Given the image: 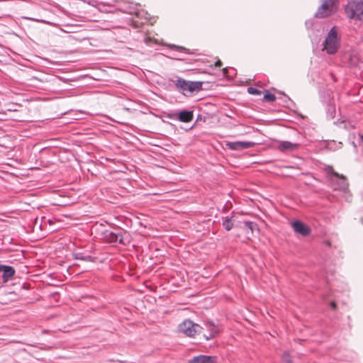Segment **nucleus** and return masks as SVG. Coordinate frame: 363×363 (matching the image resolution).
<instances>
[{"label":"nucleus","mask_w":363,"mask_h":363,"mask_svg":"<svg viewBox=\"0 0 363 363\" xmlns=\"http://www.w3.org/2000/svg\"><path fill=\"white\" fill-rule=\"evenodd\" d=\"M249 229H250L252 232H253V229H254V228H249Z\"/></svg>","instance_id":"cd10ccee"},{"label":"nucleus","mask_w":363,"mask_h":363,"mask_svg":"<svg viewBox=\"0 0 363 363\" xmlns=\"http://www.w3.org/2000/svg\"><path fill=\"white\" fill-rule=\"evenodd\" d=\"M73 257L75 259H80L85 262H94V258L89 255H86L82 252H76L73 253Z\"/></svg>","instance_id":"4468645a"},{"label":"nucleus","mask_w":363,"mask_h":363,"mask_svg":"<svg viewBox=\"0 0 363 363\" xmlns=\"http://www.w3.org/2000/svg\"><path fill=\"white\" fill-rule=\"evenodd\" d=\"M248 93L253 95H260L262 94V91L254 87H249L247 89Z\"/></svg>","instance_id":"6ab92c4d"},{"label":"nucleus","mask_w":363,"mask_h":363,"mask_svg":"<svg viewBox=\"0 0 363 363\" xmlns=\"http://www.w3.org/2000/svg\"><path fill=\"white\" fill-rule=\"evenodd\" d=\"M223 74H226V72H227V68H224V69H223Z\"/></svg>","instance_id":"393cba45"},{"label":"nucleus","mask_w":363,"mask_h":363,"mask_svg":"<svg viewBox=\"0 0 363 363\" xmlns=\"http://www.w3.org/2000/svg\"><path fill=\"white\" fill-rule=\"evenodd\" d=\"M118 362H121V363H125V362L122 361V360H118Z\"/></svg>","instance_id":"bb28decb"},{"label":"nucleus","mask_w":363,"mask_h":363,"mask_svg":"<svg viewBox=\"0 0 363 363\" xmlns=\"http://www.w3.org/2000/svg\"><path fill=\"white\" fill-rule=\"evenodd\" d=\"M276 96L274 94L270 93L269 91H267L264 94V100L267 102H274L276 100Z\"/></svg>","instance_id":"dca6fc26"},{"label":"nucleus","mask_w":363,"mask_h":363,"mask_svg":"<svg viewBox=\"0 0 363 363\" xmlns=\"http://www.w3.org/2000/svg\"><path fill=\"white\" fill-rule=\"evenodd\" d=\"M257 231H259V228H255Z\"/></svg>","instance_id":"c85d7f7f"},{"label":"nucleus","mask_w":363,"mask_h":363,"mask_svg":"<svg viewBox=\"0 0 363 363\" xmlns=\"http://www.w3.org/2000/svg\"><path fill=\"white\" fill-rule=\"evenodd\" d=\"M330 306L333 309H335L336 308V303L334 302V301H332L330 303Z\"/></svg>","instance_id":"5701e85b"},{"label":"nucleus","mask_w":363,"mask_h":363,"mask_svg":"<svg viewBox=\"0 0 363 363\" xmlns=\"http://www.w3.org/2000/svg\"><path fill=\"white\" fill-rule=\"evenodd\" d=\"M341 44V35L339 28L333 26L328 33L323 43V50L325 51L328 55L335 54Z\"/></svg>","instance_id":"f257e3e1"},{"label":"nucleus","mask_w":363,"mask_h":363,"mask_svg":"<svg viewBox=\"0 0 363 363\" xmlns=\"http://www.w3.org/2000/svg\"><path fill=\"white\" fill-rule=\"evenodd\" d=\"M172 48H174L175 49H177V50H185L186 49L183 47H179V46H177V45H172Z\"/></svg>","instance_id":"412c9836"},{"label":"nucleus","mask_w":363,"mask_h":363,"mask_svg":"<svg viewBox=\"0 0 363 363\" xmlns=\"http://www.w3.org/2000/svg\"><path fill=\"white\" fill-rule=\"evenodd\" d=\"M179 330L185 336L194 337L196 335L200 334L203 328L200 325L195 323L190 319H186L179 325Z\"/></svg>","instance_id":"39448f33"},{"label":"nucleus","mask_w":363,"mask_h":363,"mask_svg":"<svg viewBox=\"0 0 363 363\" xmlns=\"http://www.w3.org/2000/svg\"><path fill=\"white\" fill-rule=\"evenodd\" d=\"M347 16L353 20L363 21V1H351L345 6Z\"/></svg>","instance_id":"20e7f679"},{"label":"nucleus","mask_w":363,"mask_h":363,"mask_svg":"<svg viewBox=\"0 0 363 363\" xmlns=\"http://www.w3.org/2000/svg\"><path fill=\"white\" fill-rule=\"evenodd\" d=\"M237 216H233L230 218L225 219L223 223V227H233L234 225H237Z\"/></svg>","instance_id":"2eb2a0df"},{"label":"nucleus","mask_w":363,"mask_h":363,"mask_svg":"<svg viewBox=\"0 0 363 363\" xmlns=\"http://www.w3.org/2000/svg\"><path fill=\"white\" fill-rule=\"evenodd\" d=\"M297 143H292L289 141H282L279 145V149L281 151L294 150L298 147Z\"/></svg>","instance_id":"ddd939ff"},{"label":"nucleus","mask_w":363,"mask_h":363,"mask_svg":"<svg viewBox=\"0 0 363 363\" xmlns=\"http://www.w3.org/2000/svg\"><path fill=\"white\" fill-rule=\"evenodd\" d=\"M28 229V230H26V232L30 233L33 228H29Z\"/></svg>","instance_id":"a878e982"},{"label":"nucleus","mask_w":363,"mask_h":363,"mask_svg":"<svg viewBox=\"0 0 363 363\" xmlns=\"http://www.w3.org/2000/svg\"><path fill=\"white\" fill-rule=\"evenodd\" d=\"M325 245L327 247H330L331 246V244H330V241H328V240H327V241H325Z\"/></svg>","instance_id":"b1692460"},{"label":"nucleus","mask_w":363,"mask_h":363,"mask_svg":"<svg viewBox=\"0 0 363 363\" xmlns=\"http://www.w3.org/2000/svg\"><path fill=\"white\" fill-rule=\"evenodd\" d=\"M203 325V328L206 329L209 332L208 335L203 334V338L206 340H210L211 339H213L216 337H217L220 333V330L219 327L217 325H216L212 320H206L204 321Z\"/></svg>","instance_id":"6e6552de"},{"label":"nucleus","mask_w":363,"mask_h":363,"mask_svg":"<svg viewBox=\"0 0 363 363\" xmlns=\"http://www.w3.org/2000/svg\"><path fill=\"white\" fill-rule=\"evenodd\" d=\"M222 65V62L220 60H218L216 63H215V67H219Z\"/></svg>","instance_id":"4be33fe9"},{"label":"nucleus","mask_w":363,"mask_h":363,"mask_svg":"<svg viewBox=\"0 0 363 363\" xmlns=\"http://www.w3.org/2000/svg\"><path fill=\"white\" fill-rule=\"evenodd\" d=\"M282 360L284 363H293L292 357L288 352H284L282 354Z\"/></svg>","instance_id":"a211bd4d"},{"label":"nucleus","mask_w":363,"mask_h":363,"mask_svg":"<svg viewBox=\"0 0 363 363\" xmlns=\"http://www.w3.org/2000/svg\"><path fill=\"white\" fill-rule=\"evenodd\" d=\"M291 227H307L300 220H294L291 223Z\"/></svg>","instance_id":"aec40b11"},{"label":"nucleus","mask_w":363,"mask_h":363,"mask_svg":"<svg viewBox=\"0 0 363 363\" xmlns=\"http://www.w3.org/2000/svg\"><path fill=\"white\" fill-rule=\"evenodd\" d=\"M336 0H323L315 16L317 18H325L330 16L336 10Z\"/></svg>","instance_id":"0eeeda50"},{"label":"nucleus","mask_w":363,"mask_h":363,"mask_svg":"<svg viewBox=\"0 0 363 363\" xmlns=\"http://www.w3.org/2000/svg\"><path fill=\"white\" fill-rule=\"evenodd\" d=\"M325 171L329 176L330 181L337 186V189L340 191H345L347 189L349 183L345 175L335 172L332 166H328L325 168Z\"/></svg>","instance_id":"423d86ee"},{"label":"nucleus","mask_w":363,"mask_h":363,"mask_svg":"<svg viewBox=\"0 0 363 363\" xmlns=\"http://www.w3.org/2000/svg\"><path fill=\"white\" fill-rule=\"evenodd\" d=\"M255 145V143L253 142L236 141L229 142L226 144V146L232 150H241L252 147Z\"/></svg>","instance_id":"9d476101"},{"label":"nucleus","mask_w":363,"mask_h":363,"mask_svg":"<svg viewBox=\"0 0 363 363\" xmlns=\"http://www.w3.org/2000/svg\"><path fill=\"white\" fill-rule=\"evenodd\" d=\"M0 273H2L3 282L6 283L14 277L16 271L11 266L0 264Z\"/></svg>","instance_id":"9b49d317"},{"label":"nucleus","mask_w":363,"mask_h":363,"mask_svg":"<svg viewBox=\"0 0 363 363\" xmlns=\"http://www.w3.org/2000/svg\"><path fill=\"white\" fill-rule=\"evenodd\" d=\"M230 229L231 228H226L227 230H230Z\"/></svg>","instance_id":"c756f323"},{"label":"nucleus","mask_w":363,"mask_h":363,"mask_svg":"<svg viewBox=\"0 0 363 363\" xmlns=\"http://www.w3.org/2000/svg\"><path fill=\"white\" fill-rule=\"evenodd\" d=\"M173 82L176 88L184 94L186 93L198 92L202 89L203 83L199 81L191 82L177 77V79L173 81Z\"/></svg>","instance_id":"7ed1b4c3"},{"label":"nucleus","mask_w":363,"mask_h":363,"mask_svg":"<svg viewBox=\"0 0 363 363\" xmlns=\"http://www.w3.org/2000/svg\"><path fill=\"white\" fill-rule=\"evenodd\" d=\"M217 358L215 356L201 354L195 356L188 361V363H216Z\"/></svg>","instance_id":"f8f14e48"},{"label":"nucleus","mask_w":363,"mask_h":363,"mask_svg":"<svg viewBox=\"0 0 363 363\" xmlns=\"http://www.w3.org/2000/svg\"><path fill=\"white\" fill-rule=\"evenodd\" d=\"M169 118L184 123H189L194 118V112L192 111L182 110L177 113L169 114Z\"/></svg>","instance_id":"1a4fd4ad"},{"label":"nucleus","mask_w":363,"mask_h":363,"mask_svg":"<svg viewBox=\"0 0 363 363\" xmlns=\"http://www.w3.org/2000/svg\"><path fill=\"white\" fill-rule=\"evenodd\" d=\"M123 228L106 229L103 233L104 240L113 245L118 244L125 245L130 242L129 234L123 230Z\"/></svg>","instance_id":"f03ea898"},{"label":"nucleus","mask_w":363,"mask_h":363,"mask_svg":"<svg viewBox=\"0 0 363 363\" xmlns=\"http://www.w3.org/2000/svg\"><path fill=\"white\" fill-rule=\"evenodd\" d=\"M296 233L301 234L303 236H307L311 232V228H294Z\"/></svg>","instance_id":"f3484780"}]
</instances>
